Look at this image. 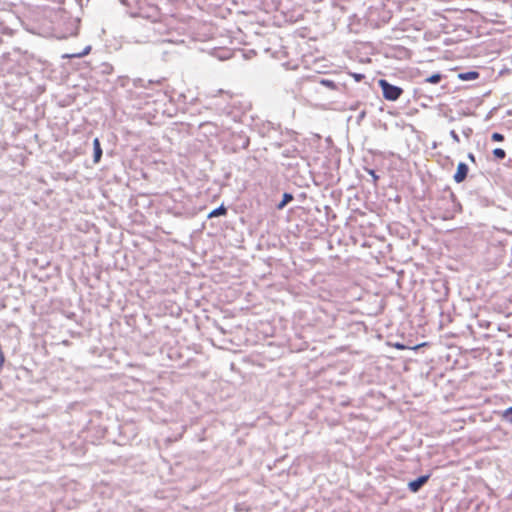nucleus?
Returning <instances> with one entry per match:
<instances>
[{
    "label": "nucleus",
    "mask_w": 512,
    "mask_h": 512,
    "mask_svg": "<svg viewBox=\"0 0 512 512\" xmlns=\"http://www.w3.org/2000/svg\"><path fill=\"white\" fill-rule=\"evenodd\" d=\"M378 85L382 89L383 97L389 101H396L403 93L402 88L390 84L385 79H380Z\"/></svg>",
    "instance_id": "f257e3e1"
},
{
    "label": "nucleus",
    "mask_w": 512,
    "mask_h": 512,
    "mask_svg": "<svg viewBox=\"0 0 512 512\" xmlns=\"http://www.w3.org/2000/svg\"><path fill=\"white\" fill-rule=\"evenodd\" d=\"M469 159L474 160V156L470 154Z\"/></svg>",
    "instance_id": "2eb2a0df"
},
{
    "label": "nucleus",
    "mask_w": 512,
    "mask_h": 512,
    "mask_svg": "<svg viewBox=\"0 0 512 512\" xmlns=\"http://www.w3.org/2000/svg\"><path fill=\"white\" fill-rule=\"evenodd\" d=\"M491 139L495 142H502L504 141V135L498 132H494L491 136Z\"/></svg>",
    "instance_id": "f8f14e48"
},
{
    "label": "nucleus",
    "mask_w": 512,
    "mask_h": 512,
    "mask_svg": "<svg viewBox=\"0 0 512 512\" xmlns=\"http://www.w3.org/2000/svg\"><path fill=\"white\" fill-rule=\"evenodd\" d=\"M502 417L508 422L512 423V407H509L502 413Z\"/></svg>",
    "instance_id": "9b49d317"
},
{
    "label": "nucleus",
    "mask_w": 512,
    "mask_h": 512,
    "mask_svg": "<svg viewBox=\"0 0 512 512\" xmlns=\"http://www.w3.org/2000/svg\"><path fill=\"white\" fill-rule=\"evenodd\" d=\"M492 153L498 160H502L506 157V152L502 148H495Z\"/></svg>",
    "instance_id": "1a4fd4ad"
},
{
    "label": "nucleus",
    "mask_w": 512,
    "mask_h": 512,
    "mask_svg": "<svg viewBox=\"0 0 512 512\" xmlns=\"http://www.w3.org/2000/svg\"><path fill=\"white\" fill-rule=\"evenodd\" d=\"M293 199L291 194L285 193L282 202L278 205L279 209H282L288 202Z\"/></svg>",
    "instance_id": "9d476101"
},
{
    "label": "nucleus",
    "mask_w": 512,
    "mask_h": 512,
    "mask_svg": "<svg viewBox=\"0 0 512 512\" xmlns=\"http://www.w3.org/2000/svg\"><path fill=\"white\" fill-rule=\"evenodd\" d=\"M429 477V475H423L413 481H410L408 483L409 489L412 492H417L429 480Z\"/></svg>",
    "instance_id": "7ed1b4c3"
},
{
    "label": "nucleus",
    "mask_w": 512,
    "mask_h": 512,
    "mask_svg": "<svg viewBox=\"0 0 512 512\" xmlns=\"http://www.w3.org/2000/svg\"><path fill=\"white\" fill-rule=\"evenodd\" d=\"M90 50H91V47L88 46L85 48V50L83 52L73 54V55H71V57H83V56L87 55L90 52Z\"/></svg>",
    "instance_id": "4468645a"
},
{
    "label": "nucleus",
    "mask_w": 512,
    "mask_h": 512,
    "mask_svg": "<svg viewBox=\"0 0 512 512\" xmlns=\"http://www.w3.org/2000/svg\"><path fill=\"white\" fill-rule=\"evenodd\" d=\"M458 78L462 81L476 80L479 78V73L477 71H468L458 74Z\"/></svg>",
    "instance_id": "39448f33"
},
{
    "label": "nucleus",
    "mask_w": 512,
    "mask_h": 512,
    "mask_svg": "<svg viewBox=\"0 0 512 512\" xmlns=\"http://www.w3.org/2000/svg\"><path fill=\"white\" fill-rule=\"evenodd\" d=\"M426 345H427V343H421V344H418V345H416V346H414V347H411V349H413V350H417V349H419L420 347H423V346H426ZM394 347H395L396 349H398V350L410 349V347H408V346H406V345H404V344H401V343H395V344H394Z\"/></svg>",
    "instance_id": "0eeeda50"
},
{
    "label": "nucleus",
    "mask_w": 512,
    "mask_h": 512,
    "mask_svg": "<svg viewBox=\"0 0 512 512\" xmlns=\"http://www.w3.org/2000/svg\"><path fill=\"white\" fill-rule=\"evenodd\" d=\"M442 75L439 73L429 76L425 81L430 84H437L441 81Z\"/></svg>",
    "instance_id": "6e6552de"
},
{
    "label": "nucleus",
    "mask_w": 512,
    "mask_h": 512,
    "mask_svg": "<svg viewBox=\"0 0 512 512\" xmlns=\"http://www.w3.org/2000/svg\"><path fill=\"white\" fill-rule=\"evenodd\" d=\"M227 213V209L221 205L220 207L212 210L209 215H208V218H214V217H218V216H221V215H225Z\"/></svg>",
    "instance_id": "423d86ee"
},
{
    "label": "nucleus",
    "mask_w": 512,
    "mask_h": 512,
    "mask_svg": "<svg viewBox=\"0 0 512 512\" xmlns=\"http://www.w3.org/2000/svg\"><path fill=\"white\" fill-rule=\"evenodd\" d=\"M321 84H323L324 86H326L330 89H335V83L331 80L323 79L321 81Z\"/></svg>",
    "instance_id": "ddd939ff"
},
{
    "label": "nucleus",
    "mask_w": 512,
    "mask_h": 512,
    "mask_svg": "<svg viewBox=\"0 0 512 512\" xmlns=\"http://www.w3.org/2000/svg\"><path fill=\"white\" fill-rule=\"evenodd\" d=\"M93 147H94V163H98L102 157V149H101L100 141L98 138L94 139Z\"/></svg>",
    "instance_id": "20e7f679"
},
{
    "label": "nucleus",
    "mask_w": 512,
    "mask_h": 512,
    "mask_svg": "<svg viewBox=\"0 0 512 512\" xmlns=\"http://www.w3.org/2000/svg\"><path fill=\"white\" fill-rule=\"evenodd\" d=\"M468 171H469L468 166L465 163L460 162L457 166L456 173L453 176L454 181L456 183L463 182L467 177Z\"/></svg>",
    "instance_id": "f03ea898"
}]
</instances>
